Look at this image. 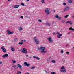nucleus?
Wrapping results in <instances>:
<instances>
[{"label":"nucleus","mask_w":74,"mask_h":74,"mask_svg":"<svg viewBox=\"0 0 74 74\" xmlns=\"http://www.w3.org/2000/svg\"><path fill=\"white\" fill-rule=\"evenodd\" d=\"M37 49L38 50H40V52L41 53H47V51H44L45 50V47H43L42 46L41 47H38Z\"/></svg>","instance_id":"f257e3e1"},{"label":"nucleus","mask_w":74,"mask_h":74,"mask_svg":"<svg viewBox=\"0 0 74 74\" xmlns=\"http://www.w3.org/2000/svg\"><path fill=\"white\" fill-rule=\"evenodd\" d=\"M34 40L36 44H38L40 43L39 40L37 39V38L36 37H34Z\"/></svg>","instance_id":"f03ea898"},{"label":"nucleus","mask_w":74,"mask_h":74,"mask_svg":"<svg viewBox=\"0 0 74 74\" xmlns=\"http://www.w3.org/2000/svg\"><path fill=\"white\" fill-rule=\"evenodd\" d=\"M47 40L49 42V43L51 44V43H53V41L52 39V37H50L47 38Z\"/></svg>","instance_id":"7ed1b4c3"},{"label":"nucleus","mask_w":74,"mask_h":74,"mask_svg":"<svg viewBox=\"0 0 74 74\" xmlns=\"http://www.w3.org/2000/svg\"><path fill=\"white\" fill-rule=\"evenodd\" d=\"M1 49L2 50V52H3L4 53H5V52H7V49H6L4 48V46H2L1 48Z\"/></svg>","instance_id":"20e7f679"},{"label":"nucleus","mask_w":74,"mask_h":74,"mask_svg":"<svg viewBox=\"0 0 74 74\" xmlns=\"http://www.w3.org/2000/svg\"><path fill=\"white\" fill-rule=\"evenodd\" d=\"M45 13H47V14H49L50 12H49V8H47L45 10Z\"/></svg>","instance_id":"39448f33"},{"label":"nucleus","mask_w":74,"mask_h":74,"mask_svg":"<svg viewBox=\"0 0 74 74\" xmlns=\"http://www.w3.org/2000/svg\"><path fill=\"white\" fill-rule=\"evenodd\" d=\"M24 66H26L27 67H29V66H30V64H28L26 62H24Z\"/></svg>","instance_id":"423d86ee"},{"label":"nucleus","mask_w":74,"mask_h":74,"mask_svg":"<svg viewBox=\"0 0 74 74\" xmlns=\"http://www.w3.org/2000/svg\"><path fill=\"white\" fill-rule=\"evenodd\" d=\"M7 32L8 34H13L14 33L13 31L11 32V31H9V30H7Z\"/></svg>","instance_id":"0eeeda50"},{"label":"nucleus","mask_w":74,"mask_h":74,"mask_svg":"<svg viewBox=\"0 0 74 74\" xmlns=\"http://www.w3.org/2000/svg\"><path fill=\"white\" fill-rule=\"evenodd\" d=\"M22 52L25 53H27V51L26 50V48H23V51H22Z\"/></svg>","instance_id":"6e6552de"},{"label":"nucleus","mask_w":74,"mask_h":74,"mask_svg":"<svg viewBox=\"0 0 74 74\" xmlns=\"http://www.w3.org/2000/svg\"><path fill=\"white\" fill-rule=\"evenodd\" d=\"M8 54H4L2 56V58H7V57H8Z\"/></svg>","instance_id":"1a4fd4ad"},{"label":"nucleus","mask_w":74,"mask_h":74,"mask_svg":"<svg viewBox=\"0 0 74 74\" xmlns=\"http://www.w3.org/2000/svg\"><path fill=\"white\" fill-rule=\"evenodd\" d=\"M69 8L68 7H66L64 8V11H67L69 10Z\"/></svg>","instance_id":"9d476101"},{"label":"nucleus","mask_w":74,"mask_h":74,"mask_svg":"<svg viewBox=\"0 0 74 74\" xmlns=\"http://www.w3.org/2000/svg\"><path fill=\"white\" fill-rule=\"evenodd\" d=\"M17 66L19 68V69H20V70H21V69H22V66H21V65H20L19 64H18Z\"/></svg>","instance_id":"9b49d317"},{"label":"nucleus","mask_w":74,"mask_h":74,"mask_svg":"<svg viewBox=\"0 0 74 74\" xmlns=\"http://www.w3.org/2000/svg\"><path fill=\"white\" fill-rule=\"evenodd\" d=\"M45 24L46 25H47V26H51V23H48V22H46L45 23Z\"/></svg>","instance_id":"f8f14e48"},{"label":"nucleus","mask_w":74,"mask_h":74,"mask_svg":"<svg viewBox=\"0 0 74 74\" xmlns=\"http://www.w3.org/2000/svg\"><path fill=\"white\" fill-rule=\"evenodd\" d=\"M62 36V34H59L57 36V37L59 38H60V37Z\"/></svg>","instance_id":"ddd939ff"},{"label":"nucleus","mask_w":74,"mask_h":74,"mask_svg":"<svg viewBox=\"0 0 74 74\" xmlns=\"http://www.w3.org/2000/svg\"><path fill=\"white\" fill-rule=\"evenodd\" d=\"M18 7H19V5H16L14 6V8H18Z\"/></svg>","instance_id":"4468645a"},{"label":"nucleus","mask_w":74,"mask_h":74,"mask_svg":"<svg viewBox=\"0 0 74 74\" xmlns=\"http://www.w3.org/2000/svg\"><path fill=\"white\" fill-rule=\"evenodd\" d=\"M11 49L12 51V52H14V51H15V49L14 48L12 47H11Z\"/></svg>","instance_id":"2eb2a0df"},{"label":"nucleus","mask_w":74,"mask_h":74,"mask_svg":"<svg viewBox=\"0 0 74 74\" xmlns=\"http://www.w3.org/2000/svg\"><path fill=\"white\" fill-rule=\"evenodd\" d=\"M60 71L61 72H64V73H65V72H66V70L65 69L64 70H60Z\"/></svg>","instance_id":"dca6fc26"},{"label":"nucleus","mask_w":74,"mask_h":74,"mask_svg":"<svg viewBox=\"0 0 74 74\" xmlns=\"http://www.w3.org/2000/svg\"><path fill=\"white\" fill-rule=\"evenodd\" d=\"M69 29L70 30H72V31L74 32V29H73L71 27L70 28H69Z\"/></svg>","instance_id":"f3484780"},{"label":"nucleus","mask_w":74,"mask_h":74,"mask_svg":"<svg viewBox=\"0 0 74 74\" xmlns=\"http://www.w3.org/2000/svg\"><path fill=\"white\" fill-rule=\"evenodd\" d=\"M18 30H19L20 31H21V30H23V29H22V27H20L19 29H18Z\"/></svg>","instance_id":"a211bd4d"},{"label":"nucleus","mask_w":74,"mask_h":74,"mask_svg":"<svg viewBox=\"0 0 74 74\" xmlns=\"http://www.w3.org/2000/svg\"><path fill=\"white\" fill-rule=\"evenodd\" d=\"M51 74H56V72H51Z\"/></svg>","instance_id":"6ab92c4d"},{"label":"nucleus","mask_w":74,"mask_h":74,"mask_svg":"<svg viewBox=\"0 0 74 74\" xmlns=\"http://www.w3.org/2000/svg\"><path fill=\"white\" fill-rule=\"evenodd\" d=\"M61 69L62 70H64V69H65V68H64V66H62V67H61Z\"/></svg>","instance_id":"aec40b11"},{"label":"nucleus","mask_w":74,"mask_h":74,"mask_svg":"<svg viewBox=\"0 0 74 74\" xmlns=\"http://www.w3.org/2000/svg\"><path fill=\"white\" fill-rule=\"evenodd\" d=\"M68 17H69V15H66L64 17V18H68Z\"/></svg>","instance_id":"412c9836"},{"label":"nucleus","mask_w":74,"mask_h":74,"mask_svg":"<svg viewBox=\"0 0 74 74\" xmlns=\"http://www.w3.org/2000/svg\"><path fill=\"white\" fill-rule=\"evenodd\" d=\"M41 2L42 3H45V1L44 0H42Z\"/></svg>","instance_id":"4be33fe9"},{"label":"nucleus","mask_w":74,"mask_h":74,"mask_svg":"<svg viewBox=\"0 0 74 74\" xmlns=\"http://www.w3.org/2000/svg\"><path fill=\"white\" fill-rule=\"evenodd\" d=\"M51 62H53V63H56V61L55 60H53L51 61Z\"/></svg>","instance_id":"5701e85b"},{"label":"nucleus","mask_w":74,"mask_h":74,"mask_svg":"<svg viewBox=\"0 0 74 74\" xmlns=\"http://www.w3.org/2000/svg\"><path fill=\"white\" fill-rule=\"evenodd\" d=\"M21 72L20 71H18L17 73V74H21Z\"/></svg>","instance_id":"b1692460"},{"label":"nucleus","mask_w":74,"mask_h":74,"mask_svg":"<svg viewBox=\"0 0 74 74\" xmlns=\"http://www.w3.org/2000/svg\"><path fill=\"white\" fill-rule=\"evenodd\" d=\"M12 61H13V63L14 64L16 63V61L15 60H12Z\"/></svg>","instance_id":"393cba45"},{"label":"nucleus","mask_w":74,"mask_h":74,"mask_svg":"<svg viewBox=\"0 0 74 74\" xmlns=\"http://www.w3.org/2000/svg\"><path fill=\"white\" fill-rule=\"evenodd\" d=\"M68 3H72V1L70 0H69L68 1Z\"/></svg>","instance_id":"a878e982"},{"label":"nucleus","mask_w":74,"mask_h":74,"mask_svg":"<svg viewBox=\"0 0 74 74\" xmlns=\"http://www.w3.org/2000/svg\"><path fill=\"white\" fill-rule=\"evenodd\" d=\"M21 5H22V6H25V4L23 3H21Z\"/></svg>","instance_id":"bb28decb"},{"label":"nucleus","mask_w":74,"mask_h":74,"mask_svg":"<svg viewBox=\"0 0 74 74\" xmlns=\"http://www.w3.org/2000/svg\"><path fill=\"white\" fill-rule=\"evenodd\" d=\"M38 21L39 22H42V21L40 19H38Z\"/></svg>","instance_id":"cd10ccee"},{"label":"nucleus","mask_w":74,"mask_h":74,"mask_svg":"<svg viewBox=\"0 0 74 74\" xmlns=\"http://www.w3.org/2000/svg\"><path fill=\"white\" fill-rule=\"evenodd\" d=\"M56 18H59V16L58 15H56L55 16Z\"/></svg>","instance_id":"c85d7f7f"},{"label":"nucleus","mask_w":74,"mask_h":74,"mask_svg":"<svg viewBox=\"0 0 74 74\" xmlns=\"http://www.w3.org/2000/svg\"><path fill=\"white\" fill-rule=\"evenodd\" d=\"M36 59H38V60H40V58L37 57H36Z\"/></svg>","instance_id":"c756f323"},{"label":"nucleus","mask_w":74,"mask_h":74,"mask_svg":"<svg viewBox=\"0 0 74 74\" xmlns=\"http://www.w3.org/2000/svg\"><path fill=\"white\" fill-rule=\"evenodd\" d=\"M19 44H20V45H22L23 43V42H19L18 43Z\"/></svg>","instance_id":"7c9ffc66"},{"label":"nucleus","mask_w":74,"mask_h":74,"mask_svg":"<svg viewBox=\"0 0 74 74\" xmlns=\"http://www.w3.org/2000/svg\"><path fill=\"white\" fill-rule=\"evenodd\" d=\"M35 68V67L33 66L31 68V70H33Z\"/></svg>","instance_id":"2f4dec72"},{"label":"nucleus","mask_w":74,"mask_h":74,"mask_svg":"<svg viewBox=\"0 0 74 74\" xmlns=\"http://www.w3.org/2000/svg\"><path fill=\"white\" fill-rule=\"evenodd\" d=\"M63 53V50L61 51V53Z\"/></svg>","instance_id":"473e14b6"},{"label":"nucleus","mask_w":74,"mask_h":74,"mask_svg":"<svg viewBox=\"0 0 74 74\" xmlns=\"http://www.w3.org/2000/svg\"><path fill=\"white\" fill-rule=\"evenodd\" d=\"M20 18H21V19H23V16H21L20 17Z\"/></svg>","instance_id":"72a5a7b5"},{"label":"nucleus","mask_w":74,"mask_h":74,"mask_svg":"<svg viewBox=\"0 0 74 74\" xmlns=\"http://www.w3.org/2000/svg\"><path fill=\"white\" fill-rule=\"evenodd\" d=\"M12 67H16V65H13L12 66Z\"/></svg>","instance_id":"f704fd0d"},{"label":"nucleus","mask_w":74,"mask_h":74,"mask_svg":"<svg viewBox=\"0 0 74 74\" xmlns=\"http://www.w3.org/2000/svg\"><path fill=\"white\" fill-rule=\"evenodd\" d=\"M66 54H69V52H66Z\"/></svg>","instance_id":"c9c22d12"},{"label":"nucleus","mask_w":74,"mask_h":74,"mask_svg":"<svg viewBox=\"0 0 74 74\" xmlns=\"http://www.w3.org/2000/svg\"><path fill=\"white\" fill-rule=\"evenodd\" d=\"M63 5H66V3H63Z\"/></svg>","instance_id":"e433bc0d"},{"label":"nucleus","mask_w":74,"mask_h":74,"mask_svg":"<svg viewBox=\"0 0 74 74\" xmlns=\"http://www.w3.org/2000/svg\"><path fill=\"white\" fill-rule=\"evenodd\" d=\"M16 40H17V39H16V38H15L14 41H16Z\"/></svg>","instance_id":"4c0bfd02"},{"label":"nucleus","mask_w":74,"mask_h":74,"mask_svg":"<svg viewBox=\"0 0 74 74\" xmlns=\"http://www.w3.org/2000/svg\"><path fill=\"white\" fill-rule=\"evenodd\" d=\"M47 62H49V59H47Z\"/></svg>","instance_id":"58836bf2"},{"label":"nucleus","mask_w":74,"mask_h":74,"mask_svg":"<svg viewBox=\"0 0 74 74\" xmlns=\"http://www.w3.org/2000/svg\"><path fill=\"white\" fill-rule=\"evenodd\" d=\"M15 69H18V67H16V68H14Z\"/></svg>","instance_id":"ea45409f"},{"label":"nucleus","mask_w":74,"mask_h":74,"mask_svg":"<svg viewBox=\"0 0 74 74\" xmlns=\"http://www.w3.org/2000/svg\"><path fill=\"white\" fill-rule=\"evenodd\" d=\"M21 42H23V40H22L21 41Z\"/></svg>","instance_id":"a19ab883"},{"label":"nucleus","mask_w":74,"mask_h":74,"mask_svg":"<svg viewBox=\"0 0 74 74\" xmlns=\"http://www.w3.org/2000/svg\"><path fill=\"white\" fill-rule=\"evenodd\" d=\"M60 18H61V17H59L58 18V19H59V20L60 19Z\"/></svg>","instance_id":"79ce46f5"},{"label":"nucleus","mask_w":74,"mask_h":74,"mask_svg":"<svg viewBox=\"0 0 74 74\" xmlns=\"http://www.w3.org/2000/svg\"><path fill=\"white\" fill-rule=\"evenodd\" d=\"M23 42H26V40L25 39L24 40Z\"/></svg>","instance_id":"37998d69"},{"label":"nucleus","mask_w":74,"mask_h":74,"mask_svg":"<svg viewBox=\"0 0 74 74\" xmlns=\"http://www.w3.org/2000/svg\"><path fill=\"white\" fill-rule=\"evenodd\" d=\"M2 64V62H0V64Z\"/></svg>","instance_id":"c03bdc74"},{"label":"nucleus","mask_w":74,"mask_h":74,"mask_svg":"<svg viewBox=\"0 0 74 74\" xmlns=\"http://www.w3.org/2000/svg\"><path fill=\"white\" fill-rule=\"evenodd\" d=\"M72 18H74V15L72 16Z\"/></svg>","instance_id":"a18cd8bd"},{"label":"nucleus","mask_w":74,"mask_h":74,"mask_svg":"<svg viewBox=\"0 0 74 74\" xmlns=\"http://www.w3.org/2000/svg\"><path fill=\"white\" fill-rule=\"evenodd\" d=\"M69 23V21H68L66 22V23Z\"/></svg>","instance_id":"49530a36"},{"label":"nucleus","mask_w":74,"mask_h":74,"mask_svg":"<svg viewBox=\"0 0 74 74\" xmlns=\"http://www.w3.org/2000/svg\"><path fill=\"white\" fill-rule=\"evenodd\" d=\"M26 57H29V56L28 55H26Z\"/></svg>","instance_id":"de8ad7c7"},{"label":"nucleus","mask_w":74,"mask_h":74,"mask_svg":"<svg viewBox=\"0 0 74 74\" xmlns=\"http://www.w3.org/2000/svg\"><path fill=\"white\" fill-rule=\"evenodd\" d=\"M53 35H55V32H53Z\"/></svg>","instance_id":"09e8293b"},{"label":"nucleus","mask_w":74,"mask_h":74,"mask_svg":"<svg viewBox=\"0 0 74 74\" xmlns=\"http://www.w3.org/2000/svg\"><path fill=\"white\" fill-rule=\"evenodd\" d=\"M33 58H36V57L35 56H33Z\"/></svg>","instance_id":"8fccbe9b"},{"label":"nucleus","mask_w":74,"mask_h":74,"mask_svg":"<svg viewBox=\"0 0 74 74\" xmlns=\"http://www.w3.org/2000/svg\"><path fill=\"white\" fill-rule=\"evenodd\" d=\"M70 23L71 25H72V24H73V23Z\"/></svg>","instance_id":"3c124183"},{"label":"nucleus","mask_w":74,"mask_h":74,"mask_svg":"<svg viewBox=\"0 0 74 74\" xmlns=\"http://www.w3.org/2000/svg\"><path fill=\"white\" fill-rule=\"evenodd\" d=\"M26 74H29V73H26Z\"/></svg>","instance_id":"603ef678"},{"label":"nucleus","mask_w":74,"mask_h":74,"mask_svg":"<svg viewBox=\"0 0 74 74\" xmlns=\"http://www.w3.org/2000/svg\"><path fill=\"white\" fill-rule=\"evenodd\" d=\"M68 46H69V45H66V47H67Z\"/></svg>","instance_id":"864d4df0"},{"label":"nucleus","mask_w":74,"mask_h":74,"mask_svg":"<svg viewBox=\"0 0 74 74\" xmlns=\"http://www.w3.org/2000/svg\"><path fill=\"white\" fill-rule=\"evenodd\" d=\"M55 24V23H53L52 24V25H54Z\"/></svg>","instance_id":"5fc2aeb1"},{"label":"nucleus","mask_w":74,"mask_h":74,"mask_svg":"<svg viewBox=\"0 0 74 74\" xmlns=\"http://www.w3.org/2000/svg\"><path fill=\"white\" fill-rule=\"evenodd\" d=\"M8 1H11V0H7Z\"/></svg>","instance_id":"6e6d98bb"},{"label":"nucleus","mask_w":74,"mask_h":74,"mask_svg":"<svg viewBox=\"0 0 74 74\" xmlns=\"http://www.w3.org/2000/svg\"><path fill=\"white\" fill-rule=\"evenodd\" d=\"M45 72H46V73H47V71L45 70Z\"/></svg>","instance_id":"4d7b16f0"},{"label":"nucleus","mask_w":74,"mask_h":74,"mask_svg":"<svg viewBox=\"0 0 74 74\" xmlns=\"http://www.w3.org/2000/svg\"><path fill=\"white\" fill-rule=\"evenodd\" d=\"M69 23H70V22H71V21H69Z\"/></svg>","instance_id":"13d9d810"},{"label":"nucleus","mask_w":74,"mask_h":74,"mask_svg":"<svg viewBox=\"0 0 74 74\" xmlns=\"http://www.w3.org/2000/svg\"><path fill=\"white\" fill-rule=\"evenodd\" d=\"M27 1H29V0H26Z\"/></svg>","instance_id":"bf43d9fd"},{"label":"nucleus","mask_w":74,"mask_h":74,"mask_svg":"<svg viewBox=\"0 0 74 74\" xmlns=\"http://www.w3.org/2000/svg\"><path fill=\"white\" fill-rule=\"evenodd\" d=\"M53 12H55V10H54V11H53Z\"/></svg>","instance_id":"052dcab7"},{"label":"nucleus","mask_w":74,"mask_h":74,"mask_svg":"<svg viewBox=\"0 0 74 74\" xmlns=\"http://www.w3.org/2000/svg\"><path fill=\"white\" fill-rule=\"evenodd\" d=\"M57 34H59V32H57Z\"/></svg>","instance_id":"680f3d73"},{"label":"nucleus","mask_w":74,"mask_h":74,"mask_svg":"<svg viewBox=\"0 0 74 74\" xmlns=\"http://www.w3.org/2000/svg\"><path fill=\"white\" fill-rule=\"evenodd\" d=\"M29 58H32V57H29Z\"/></svg>","instance_id":"e2e57ef3"},{"label":"nucleus","mask_w":74,"mask_h":74,"mask_svg":"<svg viewBox=\"0 0 74 74\" xmlns=\"http://www.w3.org/2000/svg\"><path fill=\"white\" fill-rule=\"evenodd\" d=\"M68 34H70V32H69Z\"/></svg>","instance_id":"0e129e2a"},{"label":"nucleus","mask_w":74,"mask_h":74,"mask_svg":"<svg viewBox=\"0 0 74 74\" xmlns=\"http://www.w3.org/2000/svg\"><path fill=\"white\" fill-rule=\"evenodd\" d=\"M64 62H65V60H64Z\"/></svg>","instance_id":"69168bd1"}]
</instances>
